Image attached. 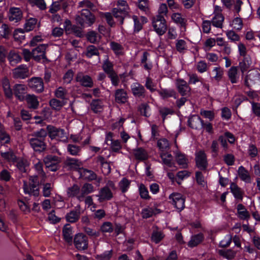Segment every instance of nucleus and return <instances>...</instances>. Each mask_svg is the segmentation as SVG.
Returning <instances> with one entry per match:
<instances>
[{"mask_svg": "<svg viewBox=\"0 0 260 260\" xmlns=\"http://www.w3.org/2000/svg\"><path fill=\"white\" fill-rule=\"evenodd\" d=\"M1 83L5 95L7 99H12L14 94L16 98L19 101L22 102L25 100L27 89L26 85L21 84H16L12 89L10 81L6 77L2 79Z\"/></svg>", "mask_w": 260, "mask_h": 260, "instance_id": "nucleus-1", "label": "nucleus"}, {"mask_svg": "<svg viewBox=\"0 0 260 260\" xmlns=\"http://www.w3.org/2000/svg\"><path fill=\"white\" fill-rule=\"evenodd\" d=\"M39 181L37 176H30L28 182L23 181V190L25 194H28L34 198H38L40 195Z\"/></svg>", "mask_w": 260, "mask_h": 260, "instance_id": "nucleus-2", "label": "nucleus"}, {"mask_svg": "<svg viewBox=\"0 0 260 260\" xmlns=\"http://www.w3.org/2000/svg\"><path fill=\"white\" fill-rule=\"evenodd\" d=\"M95 20V16L87 9H82L80 14L76 17L78 23L83 27L91 26Z\"/></svg>", "mask_w": 260, "mask_h": 260, "instance_id": "nucleus-3", "label": "nucleus"}, {"mask_svg": "<svg viewBox=\"0 0 260 260\" xmlns=\"http://www.w3.org/2000/svg\"><path fill=\"white\" fill-rule=\"evenodd\" d=\"M47 129L49 137L51 139H56L63 143L68 142V138L64 129L50 125L47 126Z\"/></svg>", "mask_w": 260, "mask_h": 260, "instance_id": "nucleus-4", "label": "nucleus"}, {"mask_svg": "<svg viewBox=\"0 0 260 260\" xmlns=\"http://www.w3.org/2000/svg\"><path fill=\"white\" fill-rule=\"evenodd\" d=\"M152 23L153 28L157 35L162 36L166 32L167 26L164 16L157 15L153 18Z\"/></svg>", "mask_w": 260, "mask_h": 260, "instance_id": "nucleus-5", "label": "nucleus"}, {"mask_svg": "<svg viewBox=\"0 0 260 260\" xmlns=\"http://www.w3.org/2000/svg\"><path fill=\"white\" fill-rule=\"evenodd\" d=\"M170 202L174 207L181 211L184 208L185 199L182 195L179 193L174 192L169 196Z\"/></svg>", "mask_w": 260, "mask_h": 260, "instance_id": "nucleus-6", "label": "nucleus"}, {"mask_svg": "<svg viewBox=\"0 0 260 260\" xmlns=\"http://www.w3.org/2000/svg\"><path fill=\"white\" fill-rule=\"evenodd\" d=\"M74 243L76 248L79 250H85L88 247L87 238L85 235L81 233L75 235Z\"/></svg>", "mask_w": 260, "mask_h": 260, "instance_id": "nucleus-7", "label": "nucleus"}, {"mask_svg": "<svg viewBox=\"0 0 260 260\" xmlns=\"http://www.w3.org/2000/svg\"><path fill=\"white\" fill-rule=\"evenodd\" d=\"M13 77L15 79H24L29 76V70L24 64H21L12 70Z\"/></svg>", "mask_w": 260, "mask_h": 260, "instance_id": "nucleus-8", "label": "nucleus"}, {"mask_svg": "<svg viewBox=\"0 0 260 260\" xmlns=\"http://www.w3.org/2000/svg\"><path fill=\"white\" fill-rule=\"evenodd\" d=\"M196 165L198 168L205 170L208 166L207 156L204 151L200 150L196 153Z\"/></svg>", "mask_w": 260, "mask_h": 260, "instance_id": "nucleus-9", "label": "nucleus"}, {"mask_svg": "<svg viewBox=\"0 0 260 260\" xmlns=\"http://www.w3.org/2000/svg\"><path fill=\"white\" fill-rule=\"evenodd\" d=\"M47 47L46 44H41L34 48L32 50L33 59L37 61L46 59L45 54Z\"/></svg>", "mask_w": 260, "mask_h": 260, "instance_id": "nucleus-10", "label": "nucleus"}, {"mask_svg": "<svg viewBox=\"0 0 260 260\" xmlns=\"http://www.w3.org/2000/svg\"><path fill=\"white\" fill-rule=\"evenodd\" d=\"M176 86L179 93L182 96L189 95L191 88L186 81L183 79H178L176 81Z\"/></svg>", "mask_w": 260, "mask_h": 260, "instance_id": "nucleus-11", "label": "nucleus"}, {"mask_svg": "<svg viewBox=\"0 0 260 260\" xmlns=\"http://www.w3.org/2000/svg\"><path fill=\"white\" fill-rule=\"evenodd\" d=\"M29 87L37 92H42L44 90V83L42 78L33 77L28 81Z\"/></svg>", "mask_w": 260, "mask_h": 260, "instance_id": "nucleus-12", "label": "nucleus"}, {"mask_svg": "<svg viewBox=\"0 0 260 260\" xmlns=\"http://www.w3.org/2000/svg\"><path fill=\"white\" fill-rule=\"evenodd\" d=\"M9 20L15 23L21 21L23 18V12L19 8H10L8 12Z\"/></svg>", "mask_w": 260, "mask_h": 260, "instance_id": "nucleus-13", "label": "nucleus"}, {"mask_svg": "<svg viewBox=\"0 0 260 260\" xmlns=\"http://www.w3.org/2000/svg\"><path fill=\"white\" fill-rule=\"evenodd\" d=\"M28 141L31 147L35 151L42 152L46 149L45 141L35 137L29 138Z\"/></svg>", "mask_w": 260, "mask_h": 260, "instance_id": "nucleus-14", "label": "nucleus"}, {"mask_svg": "<svg viewBox=\"0 0 260 260\" xmlns=\"http://www.w3.org/2000/svg\"><path fill=\"white\" fill-rule=\"evenodd\" d=\"M44 162L47 168H50L51 171H56L57 164L60 162L59 158L55 155H48L44 158Z\"/></svg>", "mask_w": 260, "mask_h": 260, "instance_id": "nucleus-15", "label": "nucleus"}, {"mask_svg": "<svg viewBox=\"0 0 260 260\" xmlns=\"http://www.w3.org/2000/svg\"><path fill=\"white\" fill-rule=\"evenodd\" d=\"M76 80L84 87L90 88L93 85L92 78L89 76L84 75L82 73H79L77 75Z\"/></svg>", "mask_w": 260, "mask_h": 260, "instance_id": "nucleus-16", "label": "nucleus"}, {"mask_svg": "<svg viewBox=\"0 0 260 260\" xmlns=\"http://www.w3.org/2000/svg\"><path fill=\"white\" fill-rule=\"evenodd\" d=\"M79 177L83 180L92 181L96 179V175L91 170L83 168L78 170Z\"/></svg>", "mask_w": 260, "mask_h": 260, "instance_id": "nucleus-17", "label": "nucleus"}, {"mask_svg": "<svg viewBox=\"0 0 260 260\" xmlns=\"http://www.w3.org/2000/svg\"><path fill=\"white\" fill-rule=\"evenodd\" d=\"M38 20L35 18H30L26 20L23 29H18L16 31L23 33L24 31L29 32L33 30L37 23Z\"/></svg>", "mask_w": 260, "mask_h": 260, "instance_id": "nucleus-18", "label": "nucleus"}, {"mask_svg": "<svg viewBox=\"0 0 260 260\" xmlns=\"http://www.w3.org/2000/svg\"><path fill=\"white\" fill-rule=\"evenodd\" d=\"M188 123L190 127L197 129L203 128L204 125L203 121L197 115H193L189 117Z\"/></svg>", "mask_w": 260, "mask_h": 260, "instance_id": "nucleus-19", "label": "nucleus"}, {"mask_svg": "<svg viewBox=\"0 0 260 260\" xmlns=\"http://www.w3.org/2000/svg\"><path fill=\"white\" fill-rule=\"evenodd\" d=\"M131 88L132 92L134 96L137 97H144L145 94V89L144 87L138 82L133 83Z\"/></svg>", "mask_w": 260, "mask_h": 260, "instance_id": "nucleus-20", "label": "nucleus"}, {"mask_svg": "<svg viewBox=\"0 0 260 260\" xmlns=\"http://www.w3.org/2000/svg\"><path fill=\"white\" fill-rule=\"evenodd\" d=\"M161 212V210L155 206L147 207L142 210V216L144 218H148Z\"/></svg>", "mask_w": 260, "mask_h": 260, "instance_id": "nucleus-21", "label": "nucleus"}, {"mask_svg": "<svg viewBox=\"0 0 260 260\" xmlns=\"http://www.w3.org/2000/svg\"><path fill=\"white\" fill-rule=\"evenodd\" d=\"M97 197H99V202H102L105 200H111L113 197V194L109 188L108 186H105L100 189Z\"/></svg>", "mask_w": 260, "mask_h": 260, "instance_id": "nucleus-22", "label": "nucleus"}, {"mask_svg": "<svg viewBox=\"0 0 260 260\" xmlns=\"http://www.w3.org/2000/svg\"><path fill=\"white\" fill-rule=\"evenodd\" d=\"M80 214V207L77 206L75 209H74L67 213L65 218L67 222L75 223L79 219Z\"/></svg>", "mask_w": 260, "mask_h": 260, "instance_id": "nucleus-23", "label": "nucleus"}, {"mask_svg": "<svg viewBox=\"0 0 260 260\" xmlns=\"http://www.w3.org/2000/svg\"><path fill=\"white\" fill-rule=\"evenodd\" d=\"M80 191L81 193L78 197V200L81 201L83 200L86 195L94 191V187L91 184L86 183L80 188Z\"/></svg>", "mask_w": 260, "mask_h": 260, "instance_id": "nucleus-24", "label": "nucleus"}, {"mask_svg": "<svg viewBox=\"0 0 260 260\" xmlns=\"http://www.w3.org/2000/svg\"><path fill=\"white\" fill-rule=\"evenodd\" d=\"M238 174L240 179L244 182L246 183H250L251 182V177L250 174L243 166H241L239 167Z\"/></svg>", "mask_w": 260, "mask_h": 260, "instance_id": "nucleus-25", "label": "nucleus"}, {"mask_svg": "<svg viewBox=\"0 0 260 260\" xmlns=\"http://www.w3.org/2000/svg\"><path fill=\"white\" fill-rule=\"evenodd\" d=\"M238 67L232 66L228 72V76L231 82L233 84L237 83L239 79L238 73Z\"/></svg>", "mask_w": 260, "mask_h": 260, "instance_id": "nucleus-26", "label": "nucleus"}, {"mask_svg": "<svg viewBox=\"0 0 260 260\" xmlns=\"http://www.w3.org/2000/svg\"><path fill=\"white\" fill-rule=\"evenodd\" d=\"M127 92L123 89H118L115 91V101L119 104H124L127 100Z\"/></svg>", "mask_w": 260, "mask_h": 260, "instance_id": "nucleus-27", "label": "nucleus"}, {"mask_svg": "<svg viewBox=\"0 0 260 260\" xmlns=\"http://www.w3.org/2000/svg\"><path fill=\"white\" fill-rule=\"evenodd\" d=\"M113 229H85V232L90 236L96 238L99 237L101 233H112Z\"/></svg>", "mask_w": 260, "mask_h": 260, "instance_id": "nucleus-28", "label": "nucleus"}, {"mask_svg": "<svg viewBox=\"0 0 260 260\" xmlns=\"http://www.w3.org/2000/svg\"><path fill=\"white\" fill-rule=\"evenodd\" d=\"M25 100H26L29 108L36 109L38 108L39 102L35 95L26 94Z\"/></svg>", "mask_w": 260, "mask_h": 260, "instance_id": "nucleus-29", "label": "nucleus"}, {"mask_svg": "<svg viewBox=\"0 0 260 260\" xmlns=\"http://www.w3.org/2000/svg\"><path fill=\"white\" fill-rule=\"evenodd\" d=\"M252 61L250 56H245L243 57V60L239 62V67L242 76L249 69L251 64Z\"/></svg>", "mask_w": 260, "mask_h": 260, "instance_id": "nucleus-30", "label": "nucleus"}, {"mask_svg": "<svg viewBox=\"0 0 260 260\" xmlns=\"http://www.w3.org/2000/svg\"><path fill=\"white\" fill-rule=\"evenodd\" d=\"M80 192V187L77 184H73L67 189V194L69 198L76 197L78 200L81 193Z\"/></svg>", "mask_w": 260, "mask_h": 260, "instance_id": "nucleus-31", "label": "nucleus"}, {"mask_svg": "<svg viewBox=\"0 0 260 260\" xmlns=\"http://www.w3.org/2000/svg\"><path fill=\"white\" fill-rule=\"evenodd\" d=\"M230 189L235 199L240 201L242 200L243 192L236 184L234 183H231Z\"/></svg>", "mask_w": 260, "mask_h": 260, "instance_id": "nucleus-32", "label": "nucleus"}, {"mask_svg": "<svg viewBox=\"0 0 260 260\" xmlns=\"http://www.w3.org/2000/svg\"><path fill=\"white\" fill-rule=\"evenodd\" d=\"M172 20L181 27H185L187 20L180 13H173L171 16Z\"/></svg>", "mask_w": 260, "mask_h": 260, "instance_id": "nucleus-33", "label": "nucleus"}, {"mask_svg": "<svg viewBox=\"0 0 260 260\" xmlns=\"http://www.w3.org/2000/svg\"><path fill=\"white\" fill-rule=\"evenodd\" d=\"M103 103L99 99L93 100L90 103L91 109L95 113L101 112L103 110Z\"/></svg>", "mask_w": 260, "mask_h": 260, "instance_id": "nucleus-34", "label": "nucleus"}, {"mask_svg": "<svg viewBox=\"0 0 260 260\" xmlns=\"http://www.w3.org/2000/svg\"><path fill=\"white\" fill-rule=\"evenodd\" d=\"M203 239L204 236L202 234H198L192 236L188 243V246L190 248L196 247L199 244Z\"/></svg>", "mask_w": 260, "mask_h": 260, "instance_id": "nucleus-35", "label": "nucleus"}, {"mask_svg": "<svg viewBox=\"0 0 260 260\" xmlns=\"http://www.w3.org/2000/svg\"><path fill=\"white\" fill-rule=\"evenodd\" d=\"M66 165L71 169L78 170L82 166V162L78 159L74 158H68L66 161Z\"/></svg>", "mask_w": 260, "mask_h": 260, "instance_id": "nucleus-36", "label": "nucleus"}, {"mask_svg": "<svg viewBox=\"0 0 260 260\" xmlns=\"http://www.w3.org/2000/svg\"><path fill=\"white\" fill-rule=\"evenodd\" d=\"M8 59L12 66H15L21 60V57L18 53L13 51L9 52Z\"/></svg>", "mask_w": 260, "mask_h": 260, "instance_id": "nucleus-37", "label": "nucleus"}, {"mask_svg": "<svg viewBox=\"0 0 260 260\" xmlns=\"http://www.w3.org/2000/svg\"><path fill=\"white\" fill-rule=\"evenodd\" d=\"M134 154L136 158L140 160H145L148 156L146 151L142 148H138L134 150Z\"/></svg>", "mask_w": 260, "mask_h": 260, "instance_id": "nucleus-38", "label": "nucleus"}, {"mask_svg": "<svg viewBox=\"0 0 260 260\" xmlns=\"http://www.w3.org/2000/svg\"><path fill=\"white\" fill-rule=\"evenodd\" d=\"M218 253L220 255L223 256L224 258L229 260L234 258L236 255V251L233 250L232 249H229L227 250H219Z\"/></svg>", "mask_w": 260, "mask_h": 260, "instance_id": "nucleus-39", "label": "nucleus"}, {"mask_svg": "<svg viewBox=\"0 0 260 260\" xmlns=\"http://www.w3.org/2000/svg\"><path fill=\"white\" fill-rule=\"evenodd\" d=\"M11 32V29L9 26L6 24L3 23L0 26V37L7 39L9 38Z\"/></svg>", "mask_w": 260, "mask_h": 260, "instance_id": "nucleus-40", "label": "nucleus"}, {"mask_svg": "<svg viewBox=\"0 0 260 260\" xmlns=\"http://www.w3.org/2000/svg\"><path fill=\"white\" fill-rule=\"evenodd\" d=\"M176 161L182 168H186L188 165V159L184 154L177 153L176 155Z\"/></svg>", "mask_w": 260, "mask_h": 260, "instance_id": "nucleus-41", "label": "nucleus"}, {"mask_svg": "<svg viewBox=\"0 0 260 260\" xmlns=\"http://www.w3.org/2000/svg\"><path fill=\"white\" fill-rule=\"evenodd\" d=\"M160 156L162 160L163 164L165 165L172 167L173 166L172 162V155L169 153L161 152Z\"/></svg>", "mask_w": 260, "mask_h": 260, "instance_id": "nucleus-42", "label": "nucleus"}, {"mask_svg": "<svg viewBox=\"0 0 260 260\" xmlns=\"http://www.w3.org/2000/svg\"><path fill=\"white\" fill-rule=\"evenodd\" d=\"M159 94L162 99L173 97L176 99V93L173 89H164L158 91Z\"/></svg>", "mask_w": 260, "mask_h": 260, "instance_id": "nucleus-43", "label": "nucleus"}, {"mask_svg": "<svg viewBox=\"0 0 260 260\" xmlns=\"http://www.w3.org/2000/svg\"><path fill=\"white\" fill-rule=\"evenodd\" d=\"M237 212L238 216L242 219H246L249 217V214L247 209L241 204L237 205Z\"/></svg>", "mask_w": 260, "mask_h": 260, "instance_id": "nucleus-44", "label": "nucleus"}, {"mask_svg": "<svg viewBox=\"0 0 260 260\" xmlns=\"http://www.w3.org/2000/svg\"><path fill=\"white\" fill-rule=\"evenodd\" d=\"M224 20V17L221 14H218L215 15L212 19V24L213 26L221 28L222 26V23Z\"/></svg>", "mask_w": 260, "mask_h": 260, "instance_id": "nucleus-45", "label": "nucleus"}, {"mask_svg": "<svg viewBox=\"0 0 260 260\" xmlns=\"http://www.w3.org/2000/svg\"><path fill=\"white\" fill-rule=\"evenodd\" d=\"M67 151L72 155H79L81 151V148L80 146L74 144H68L67 145Z\"/></svg>", "mask_w": 260, "mask_h": 260, "instance_id": "nucleus-46", "label": "nucleus"}, {"mask_svg": "<svg viewBox=\"0 0 260 260\" xmlns=\"http://www.w3.org/2000/svg\"><path fill=\"white\" fill-rule=\"evenodd\" d=\"M165 237L164 233L161 231L155 230L151 235V240L155 243H158Z\"/></svg>", "mask_w": 260, "mask_h": 260, "instance_id": "nucleus-47", "label": "nucleus"}, {"mask_svg": "<svg viewBox=\"0 0 260 260\" xmlns=\"http://www.w3.org/2000/svg\"><path fill=\"white\" fill-rule=\"evenodd\" d=\"M53 188V184L51 183H46L43 184L42 193L44 197H49Z\"/></svg>", "mask_w": 260, "mask_h": 260, "instance_id": "nucleus-48", "label": "nucleus"}, {"mask_svg": "<svg viewBox=\"0 0 260 260\" xmlns=\"http://www.w3.org/2000/svg\"><path fill=\"white\" fill-rule=\"evenodd\" d=\"M157 145L159 150L162 152L163 151H167L170 148L169 142L165 138L158 140L157 143Z\"/></svg>", "mask_w": 260, "mask_h": 260, "instance_id": "nucleus-49", "label": "nucleus"}, {"mask_svg": "<svg viewBox=\"0 0 260 260\" xmlns=\"http://www.w3.org/2000/svg\"><path fill=\"white\" fill-rule=\"evenodd\" d=\"M62 235L65 241L70 245H72L73 242V233L71 229H63Z\"/></svg>", "mask_w": 260, "mask_h": 260, "instance_id": "nucleus-50", "label": "nucleus"}, {"mask_svg": "<svg viewBox=\"0 0 260 260\" xmlns=\"http://www.w3.org/2000/svg\"><path fill=\"white\" fill-rule=\"evenodd\" d=\"M110 46L116 55H119L122 54L123 48L120 44L115 42H111Z\"/></svg>", "mask_w": 260, "mask_h": 260, "instance_id": "nucleus-51", "label": "nucleus"}, {"mask_svg": "<svg viewBox=\"0 0 260 260\" xmlns=\"http://www.w3.org/2000/svg\"><path fill=\"white\" fill-rule=\"evenodd\" d=\"M212 73L214 75L213 78L216 81L221 80L223 75V69L220 67H216L213 68Z\"/></svg>", "mask_w": 260, "mask_h": 260, "instance_id": "nucleus-52", "label": "nucleus"}, {"mask_svg": "<svg viewBox=\"0 0 260 260\" xmlns=\"http://www.w3.org/2000/svg\"><path fill=\"white\" fill-rule=\"evenodd\" d=\"M116 6L117 8L119 9L121 12L124 13H128L129 10L128 5L126 1L118 0L117 2Z\"/></svg>", "mask_w": 260, "mask_h": 260, "instance_id": "nucleus-53", "label": "nucleus"}, {"mask_svg": "<svg viewBox=\"0 0 260 260\" xmlns=\"http://www.w3.org/2000/svg\"><path fill=\"white\" fill-rule=\"evenodd\" d=\"M102 68L108 75L115 72L113 69V63L108 59L104 61L102 66Z\"/></svg>", "mask_w": 260, "mask_h": 260, "instance_id": "nucleus-54", "label": "nucleus"}, {"mask_svg": "<svg viewBox=\"0 0 260 260\" xmlns=\"http://www.w3.org/2000/svg\"><path fill=\"white\" fill-rule=\"evenodd\" d=\"M30 4L42 11L45 10L47 8L46 0H31Z\"/></svg>", "mask_w": 260, "mask_h": 260, "instance_id": "nucleus-55", "label": "nucleus"}, {"mask_svg": "<svg viewBox=\"0 0 260 260\" xmlns=\"http://www.w3.org/2000/svg\"><path fill=\"white\" fill-rule=\"evenodd\" d=\"M86 56L88 58H91L94 55H99V52L98 49L93 45H90L86 48Z\"/></svg>", "mask_w": 260, "mask_h": 260, "instance_id": "nucleus-56", "label": "nucleus"}, {"mask_svg": "<svg viewBox=\"0 0 260 260\" xmlns=\"http://www.w3.org/2000/svg\"><path fill=\"white\" fill-rule=\"evenodd\" d=\"M139 110L141 114L145 117H149L150 115V109L147 104L143 103L141 104Z\"/></svg>", "mask_w": 260, "mask_h": 260, "instance_id": "nucleus-57", "label": "nucleus"}, {"mask_svg": "<svg viewBox=\"0 0 260 260\" xmlns=\"http://www.w3.org/2000/svg\"><path fill=\"white\" fill-rule=\"evenodd\" d=\"M176 48L177 50L179 52H183L187 49L186 42L182 39L176 40Z\"/></svg>", "mask_w": 260, "mask_h": 260, "instance_id": "nucleus-58", "label": "nucleus"}, {"mask_svg": "<svg viewBox=\"0 0 260 260\" xmlns=\"http://www.w3.org/2000/svg\"><path fill=\"white\" fill-rule=\"evenodd\" d=\"M18 205L20 209L24 213L27 214L30 211V205L22 200L18 201Z\"/></svg>", "mask_w": 260, "mask_h": 260, "instance_id": "nucleus-59", "label": "nucleus"}, {"mask_svg": "<svg viewBox=\"0 0 260 260\" xmlns=\"http://www.w3.org/2000/svg\"><path fill=\"white\" fill-rule=\"evenodd\" d=\"M139 190L140 197L144 199H150V197L149 195V192L148 191V189L145 187V186L143 184H141L139 185Z\"/></svg>", "mask_w": 260, "mask_h": 260, "instance_id": "nucleus-60", "label": "nucleus"}, {"mask_svg": "<svg viewBox=\"0 0 260 260\" xmlns=\"http://www.w3.org/2000/svg\"><path fill=\"white\" fill-rule=\"evenodd\" d=\"M79 8H82L83 9H89L90 10H93L94 9V5L93 3L89 0H84L80 2L78 4Z\"/></svg>", "mask_w": 260, "mask_h": 260, "instance_id": "nucleus-61", "label": "nucleus"}, {"mask_svg": "<svg viewBox=\"0 0 260 260\" xmlns=\"http://www.w3.org/2000/svg\"><path fill=\"white\" fill-rule=\"evenodd\" d=\"M131 181L126 178H123L119 183V187L122 192H126L129 187Z\"/></svg>", "mask_w": 260, "mask_h": 260, "instance_id": "nucleus-62", "label": "nucleus"}, {"mask_svg": "<svg viewBox=\"0 0 260 260\" xmlns=\"http://www.w3.org/2000/svg\"><path fill=\"white\" fill-rule=\"evenodd\" d=\"M67 93V90L62 87H59L55 91V95L56 98H59L62 100L66 99V96Z\"/></svg>", "mask_w": 260, "mask_h": 260, "instance_id": "nucleus-63", "label": "nucleus"}, {"mask_svg": "<svg viewBox=\"0 0 260 260\" xmlns=\"http://www.w3.org/2000/svg\"><path fill=\"white\" fill-rule=\"evenodd\" d=\"M112 250L106 251L101 254L97 255L96 258L98 260H110L112 256Z\"/></svg>", "mask_w": 260, "mask_h": 260, "instance_id": "nucleus-64", "label": "nucleus"}]
</instances>
